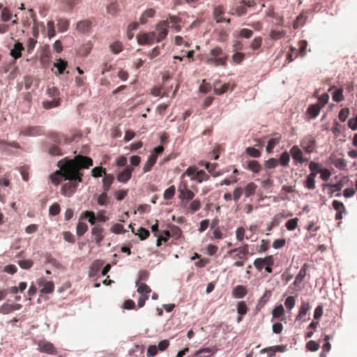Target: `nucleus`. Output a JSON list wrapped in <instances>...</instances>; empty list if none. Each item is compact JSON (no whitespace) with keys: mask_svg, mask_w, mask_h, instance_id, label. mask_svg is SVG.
Listing matches in <instances>:
<instances>
[{"mask_svg":"<svg viewBox=\"0 0 357 357\" xmlns=\"http://www.w3.org/2000/svg\"><path fill=\"white\" fill-rule=\"evenodd\" d=\"M29 167L27 165H24L20 168V172L24 181H28L29 180Z\"/></svg>","mask_w":357,"mask_h":357,"instance_id":"052dcab7","label":"nucleus"},{"mask_svg":"<svg viewBox=\"0 0 357 357\" xmlns=\"http://www.w3.org/2000/svg\"><path fill=\"white\" fill-rule=\"evenodd\" d=\"M92 45L90 43L84 44L79 50V54L84 56H86L91 52Z\"/></svg>","mask_w":357,"mask_h":357,"instance_id":"3c124183","label":"nucleus"},{"mask_svg":"<svg viewBox=\"0 0 357 357\" xmlns=\"http://www.w3.org/2000/svg\"><path fill=\"white\" fill-rule=\"evenodd\" d=\"M315 139L312 135H307L301 141V147L307 153L313 152L315 146Z\"/></svg>","mask_w":357,"mask_h":357,"instance_id":"1a4fd4ad","label":"nucleus"},{"mask_svg":"<svg viewBox=\"0 0 357 357\" xmlns=\"http://www.w3.org/2000/svg\"><path fill=\"white\" fill-rule=\"evenodd\" d=\"M11 12L8 8H3L1 13V19L3 22H8L11 17Z\"/></svg>","mask_w":357,"mask_h":357,"instance_id":"864d4df0","label":"nucleus"},{"mask_svg":"<svg viewBox=\"0 0 357 357\" xmlns=\"http://www.w3.org/2000/svg\"><path fill=\"white\" fill-rule=\"evenodd\" d=\"M103 229L100 225H95L92 229V234L94 236L96 243L99 244L103 239Z\"/></svg>","mask_w":357,"mask_h":357,"instance_id":"5701e85b","label":"nucleus"},{"mask_svg":"<svg viewBox=\"0 0 357 357\" xmlns=\"http://www.w3.org/2000/svg\"><path fill=\"white\" fill-rule=\"evenodd\" d=\"M137 226H139V225H128V228H130L132 232L138 236L141 240L146 239L149 236V231L144 228Z\"/></svg>","mask_w":357,"mask_h":357,"instance_id":"4468645a","label":"nucleus"},{"mask_svg":"<svg viewBox=\"0 0 357 357\" xmlns=\"http://www.w3.org/2000/svg\"><path fill=\"white\" fill-rule=\"evenodd\" d=\"M105 177L102 180L103 183V188L105 192L108 191L110 188L111 185L112 184L114 181V176L112 174H104Z\"/></svg>","mask_w":357,"mask_h":357,"instance_id":"473e14b6","label":"nucleus"},{"mask_svg":"<svg viewBox=\"0 0 357 357\" xmlns=\"http://www.w3.org/2000/svg\"><path fill=\"white\" fill-rule=\"evenodd\" d=\"M178 198L181 200V205L187 207L189 201L195 197V193L189 189L188 183L185 181H182L178 188Z\"/></svg>","mask_w":357,"mask_h":357,"instance_id":"39448f33","label":"nucleus"},{"mask_svg":"<svg viewBox=\"0 0 357 357\" xmlns=\"http://www.w3.org/2000/svg\"><path fill=\"white\" fill-rule=\"evenodd\" d=\"M68 181V182L63 184L61 187V193L66 197L72 196L77 188V183L81 182L77 180Z\"/></svg>","mask_w":357,"mask_h":357,"instance_id":"6e6552de","label":"nucleus"},{"mask_svg":"<svg viewBox=\"0 0 357 357\" xmlns=\"http://www.w3.org/2000/svg\"><path fill=\"white\" fill-rule=\"evenodd\" d=\"M132 171V167H126L122 172L118 174L117 180L121 183H126L131 178Z\"/></svg>","mask_w":357,"mask_h":357,"instance_id":"f3484780","label":"nucleus"},{"mask_svg":"<svg viewBox=\"0 0 357 357\" xmlns=\"http://www.w3.org/2000/svg\"><path fill=\"white\" fill-rule=\"evenodd\" d=\"M176 188L174 185H171L165 190L163 197L166 200L171 199L175 195Z\"/></svg>","mask_w":357,"mask_h":357,"instance_id":"37998d69","label":"nucleus"},{"mask_svg":"<svg viewBox=\"0 0 357 357\" xmlns=\"http://www.w3.org/2000/svg\"><path fill=\"white\" fill-rule=\"evenodd\" d=\"M261 44H262V38L260 36L255 37L250 43V47L253 50H257L261 46Z\"/></svg>","mask_w":357,"mask_h":357,"instance_id":"603ef678","label":"nucleus"},{"mask_svg":"<svg viewBox=\"0 0 357 357\" xmlns=\"http://www.w3.org/2000/svg\"><path fill=\"white\" fill-rule=\"evenodd\" d=\"M310 309V305L308 303H302L299 308L298 314L296 316V320H303L305 321L306 320L305 317L306 316V314Z\"/></svg>","mask_w":357,"mask_h":357,"instance_id":"b1692460","label":"nucleus"},{"mask_svg":"<svg viewBox=\"0 0 357 357\" xmlns=\"http://www.w3.org/2000/svg\"><path fill=\"white\" fill-rule=\"evenodd\" d=\"M109 48L113 54H117L122 52L123 46L120 41H115L109 45Z\"/></svg>","mask_w":357,"mask_h":357,"instance_id":"2f4dec72","label":"nucleus"},{"mask_svg":"<svg viewBox=\"0 0 357 357\" xmlns=\"http://www.w3.org/2000/svg\"><path fill=\"white\" fill-rule=\"evenodd\" d=\"M333 100L335 102H341L344 100L343 96V89H336L333 93Z\"/></svg>","mask_w":357,"mask_h":357,"instance_id":"09e8293b","label":"nucleus"},{"mask_svg":"<svg viewBox=\"0 0 357 357\" xmlns=\"http://www.w3.org/2000/svg\"><path fill=\"white\" fill-rule=\"evenodd\" d=\"M286 33L284 30L277 31L271 30L270 32V38L273 40H279L285 36Z\"/></svg>","mask_w":357,"mask_h":357,"instance_id":"c03bdc74","label":"nucleus"},{"mask_svg":"<svg viewBox=\"0 0 357 357\" xmlns=\"http://www.w3.org/2000/svg\"><path fill=\"white\" fill-rule=\"evenodd\" d=\"M81 218H88L90 223H95L96 216L92 211H85L81 215Z\"/></svg>","mask_w":357,"mask_h":357,"instance_id":"680f3d73","label":"nucleus"},{"mask_svg":"<svg viewBox=\"0 0 357 357\" xmlns=\"http://www.w3.org/2000/svg\"><path fill=\"white\" fill-rule=\"evenodd\" d=\"M229 84H224L220 88L218 86V84H215L214 86V92L217 95H221L225 93L229 88Z\"/></svg>","mask_w":357,"mask_h":357,"instance_id":"5fc2aeb1","label":"nucleus"},{"mask_svg":"<svg viewBox=\"0 0 357 357\" xmlns=\"http://www.w3.org/2000/svg\"><path fill=\"white\" fill-rule=\"evenodd\" d=\"M248 168L255 173H259L261 169L260 164L257 160L249 161Z\"/></svg>","mask_w":357,"mask_h":357,"instance_id":"ea45409f","label":"nucleus"},{"mask_svg":"<svg viewBox=\"0 0 357 357\" xmlns=\"http://www.w3.org/2000/svg\"><path fill=\"white\" fill-rule=\"evenodd\" d=\"M76 29L81 33H88L91 29V22L88 20H81L77 23Z\"/></svg>","mask_w":357,"mask_h":357,"instance_id":"412c9836","label":"nucleus"},{"mask_svg":"<svg viewBox=\"0 0 357 357\" xmlns=\"http://www.w3.org/2000/svg\"><path fill=\"white\" fill-rule=\"evenodd\" d=\"M256 189L257 185L255 184L253 182L248 183L244 190L245 197H248L252 195L255 194Z\"/></svg>","mask_w":357,"mask_h":357,"instance_id":"f704fd0d","label":"nucleus"},{"mask_svg":"<svg viewBox=\"0 0 357 357\" xmlns=\"http://www.w3.org/2000/svg\"><path fill=\"white\" fill-rule=\"evenodd\" d=\"M59 169L50 175L52 183L59 185L62 178L65 180H77L82 181V169H89L93 165V160L91 158L78 155L73 159H63L57 164Z\"/></svg>","mask_w":357,"mask_h":357,"instance_id":"f257e3e1","label":"nucleus"},{"mask_svg":"<svg viewBox=\"0 0 357 357\" xmlns=\"http://www.w3.org/2000/svg\"><path fill=\"white\" fill-rule=\"evenodd\" d=\"M136 286L137 287V292L141 295H149L151 291V288L144 282H137Z\"/></svg>","mask_w":357,"mask_h":357,"instance_id":"c85d7f7f","label":"nucleus"},{"mask_svg":"<svg viewBox=\"0 0 357 357\" xmlns=\"http://www.w3.org/2000/svg\"><path fill=\"white\" fill-rule=\"evenodd\" d=\"M211 57L207 58L206 62L209 65L215 66H227V55L223 52L221 47H215L210 50Z\"/></svg>","mask_w":357,"mask_h":357,"instance_id":"f03ea898","label":"nucleus"},{"mask_svg":"<svg viewBox=\"0 0 357 357\" xmlns=\"http://www.w3.org/2000/svg\"><path fill=\"white\" fill-rule=\"evenodd\" d=\"M159 225H152L151 230L153 233V235L157 237L156 245L158 247L162 245V243H166L169 239L171 236H179L180 230L175 229L172 230V232L167 229L160 230L158 229Z\"/></svg>","mask_w":357,"mask_h":357,"instance_id":"7ed1b4c3","label":"nucleus"},{"mask_svg":"<svg viewBox=\"0 0 357 357\" xmlns=\"http://www.w3.org/2000/svg\"><path fill=\"white\" fill-rule=\"evenodd\" d=\"M18 264L23 269H29L32 267L33 261L31 259L20 260Z\"/></svg>","mask_w":357,"mask_h":357,"instance_id":"4d7b16f0","label":"nucleus"},{"mask_svg":"<svg viewBox=\"0 0 357 357\" xmlns=\"http://www.w3.org/2000/svg\"><path fill=\"white\" fill-rule=\"evenodd\" d=\"M246 294V287L243 285H237L233 290V296L238 298H243Z\"/></svg>","mask_w":357,"mask_h":357,"instance_id":"bb28decb","label":"nucleus"},{"mask_svg":"<svg viewBox=\"0 0 357 357\" xmlns=\"http://www.w3.org/2000/svg\"><path fill=\"white\" fill-rule=\"evenodd\" d=\"M38 349L40 351L47 353L48 354L56 355L57 350L55 349L54 345L47 341L42 340L38 344Z\"/></svg>","mask_w":357,"mask_h":357,"instance_id":"ddd939ff","label":"nucleus"},{"mask_svg":"<svg viewBox=\"0 0 357 357\" xmlns=\"http://www.w3.org/2000/svg\"><path fill=\"white\" fill-rule=\"evenodd\" d=\"M214 351L211 348H205L198 350L195 356L196 357H211Z\"/></svg>","mask_w":357,"mask_h":357,"instance_id":"72a5a7b5","label":"nucleus"},{"mask_svg":"<svg viewBox=\"0 0 357 357\" xmlns=\"http://www.w3.org/2000/svg\"><path fill=\"white\" fill-rule=\"evenodd\" d=\"M246 153L250 155L251 157H253V158H259L260 155H261V152L254 148V147H248L246 149Z\"/></svg>","mask_w":357,"mask_h":357,"instance_id":"e2e57ef3","label":"nucleus"},{"mask_svg":"<svg viewBox=\"0 0 357 357\" xmlns=\"http://www.w3.org/2000/svg\"><path fill=\"white\" fill-rule=\"evenodd\" d=\"M156 161H157L156 155H151L150 157L149 158L148 160L144 165V167H143L144 172H149L151 169L152 167L155 165Z\"/></svg>","mask_w":357,"mask_h":357,"instance_id":"7c9ffc66","label":"nucleus"},{"mask_svg":"<svg viewBox=\"0 0 357 357\" xmlns=\"http://www.w3.org/2000/svg\"><path fill=\"white\" fill-rule=\"evenodd\" d=\"M349 114V109L347 107L342 108L338 114L339 119L342 122H344L346 119L348 118V116Z\"/></svg>","mask_w":357,"mask_h":357,"instance_id":"bf43d9fd","label":"nucleus"},{"mask_svg":"<svg viewBox=\"0 0 357 357\" xmlns=\"http://www.w3.org/2000/svg\"><path fill=\"white\" fill-rule=\"evenodd\" d=\"M348 127L352 130H357V114L348 121Z\"/></svg>","mask_w":357,"mask_h":357,"instance_id":"774afa93","label":"nucleus"},{"mask_svg":"<svg viewBox=\"0 0 357 357\" xmlns=\"http://www.w3.org/2000/svg\"><path fill=\"white\" fill-rule=\"evenodd\" d=\"M279 165V161L278 159L271 158L267 160L265 163L264 166L267 169H273Z\"/></svg>","mask_w":357,"mask_h":357,"instance_id":"8fccbe9b","label":"nucleus"},{"mask_svg":"<svg viewBox=\"0 0 357 357\" xmlns=\"http://www.w3.org/2000/svg\"><path fill=\"white\" fill-rule=\"evenodd\" d=\"M192 212L197 211L201 208V202L199 199L193 200L190 204L185 207Z\"/></svg>","mask_w":357,"mask_h":357,"instance_id":"a18cd8bd","label":"nucleus"},{"mask_svg":"<svg viewBox=\"0 0 357 357\" xmlns=\"http://www.w3.org/2000/svg\"><path fill=\"white\" fill-rule=\"evenodd\" d=\"M68 66V62L62 59H56L54 63V67L57 68L58 73L61 75L64 73L66 68Z\"/></svg>","mask_w":357,"mask_h":357,"instance_id":"a878e982","label":"nucleus"},{"mask_svg":"<svg viewBox=\"0 0 357 357\" xmlns=\"http://www.w3.org/2000/svg\"><path fill=\"white\" fill-rule=\"evenodd\" d=\"M289 154L287 151L283 152L278 160L279 164L283 167H287L290 161Z\"/></svg>","mask_w":357,"mask_h":357,"instance_id":"e433bc0d","label":"nucleus"},{"mask_svg":"<svg viewBox=\"0 0 357 357\" xmlns=\"http://www.w3.org/2000/svg\"><path fill=\"white\" fill-rule=\"evenodd\" d=\"M38 284L39 286L43 287L40 291H41V293H43V294H50V293L53 292V291L54 289V285L53 282H50V281H47L44 278H40L38 280Z\"/></svg>","mask_w":357,"mask_h":357,"instance_id":"dca6fc26","label":"nucleus"},{"mask_svg":"<svg viewBox=\"0 0 357 357\" xmlns=\"http://www.w3.org/2000/svg\"><path fill=\"white\" fill-rule=\"evenodd\" d=\"M247 13V8L243 3H241L237 6L235 8V13L238 16H242Z\"/></svg>","mask_w":357,"mask_h":357,"instance_id":"338daca9","label":"nucleus"},{"mask_svg":"<svg viewBox=\"0 0 357 357\" xmlns=\"http://www.w3.org/2000/svg\"><path fill=\"white\" fill-rule=\"evenodd\" d=\"M284 310L282 305L276 306L272 311V315L274 318H280L284 314Z\"/></svg>","mask_w":357,"mask_h":357,"instance_id":"49530a36","label":"nucleus"},{"mask_svg":"<svg viewBox=\"0 0 357 357\" xmlns=\"http://www.w3.org/2000/svg\"><path fill=\"white\" fill-rule=\"evenodd\" d=\"M225 13V8L222 6H218L214 8L213 15V18L217 23L224 22L225 18L222 17Z\"/></svg>","mask_w":357,"mask_h":357,"instance_id":"6ab92c4d","label":"nucleus"},{"mask_svg":"<svg viewBox=\"0 0 357 357\" xmlns=\"http://www.w3.org/2000/svg\"><path fill=\"white\" fill-rule=\"evenodd\" d=\"M321 108L319 104L311 105L307 108V112L312 118H315L319 115Z\"/></svg>","mask_w":357,"mask_h":357,"instance_id":"c756f323","label":"nucleus"},{"mask_svg":"<svg viewBox=\"0 0 357 357\" xmlns=\"http://www.w3.org/2000/svg\"><path fill=\"white\" fill-rule=\"evenodd\" d=\"M234 252H236V257H238L240 259H246L247 255L249 253L248 250V245L244 244L242 247H239L238 248L232 249L229 250L227 254L231 255Z\"/></svg>","mask_w":357,"mask_h":357,"instance_id":"2eb2a0df","label":"nucleus"},{"mask_svg":"<svg viewBox=\"0 0 357 357\" xmlns=\"http://www.w3.org/2000/svg\"><path fill=\"white\" fill-rule=\"evenodd\" d=\"M273 264L274 258L272 255L266 256L264 258H257L254 261V266L259 271H261L266 265H273Z\"/></svg>","mask_w":357,"mask_h":357,"instance_id":"9d476101","label":"nucleus"},{"mask_svg":"<svg viewBox=\"0 0 357 357\" xmlns=\"http://www.w3.org/2000/svg\"><path fill=\"white\" fill-rule=\"evenodd\" d=\"M306 348L311 351H316L319 348V344L314 340H310L306 344Z\"/></svg>","mask_w":357,"mask_h":357,"instance_id":"0e129e2a","label":"nucleus"},{"mask_svg":"<svg viewBox=\"0 0 357 357\" xmlns=\"http://www.w3.org/2000/svg\"><path fill=\"white\" fill-rule=\"evenodd\" d=\"M107 11L111 15H116L119 12V5L115 2L109 3L107 7Z\"/></svg>","mask_w":357,"mask_h":357,"instance_id":"58836bf2","label":"nucleus"},{"mask_svg":"<svg viewBox=\"0 0 357 357\" xmlns=\"http://www.w3.org/2000/svg\"><path fill=\"white\" fill-rule=\"evenodd\" d=\"M105 174L106 170L102 167H96L91 171V175L95 178L102 176V174Z\"/></svg>","mask_w":357,"mask_h":357,"instance_id":"de8ad7c7","label":"nucleus"},{"mask_svg":"<svg viewBox=\"0 0 357 357\" xmlns=\"http://www.w3.org/2000/svg\"><path fill=\"white\" fill-rule=\"evenodd\" d=\"M156 40V33L150 31L148 33H140L137 36V40L139 45H151Z\"/></svg>","mask_w":357,"mask_h":357,"instance_id":"423d86ee","label":"nucleus"},{"mask_svg":"<svg viewBox=\"0 0 357 357\" xmlns=\"http://www.w3.org/2000/svg\"><path fill=\"white\" fill-rule=\"evenodd\" d=\"M169 22L168 20L160 22L155 27L156 41L160 42L168 33Z\"/></svg>","mask_w":357,"mask_h":357,"instance_id":"0eeeda50","label":"nucleus"},{"mask_svg":"<svg viewBox=\"0 0 357 357\" xmlns=\"http://www.w3.org/2000/svg\"><path fill=\"white\" fill-rule=\"evenodd\" d=\"M248 307L244 301H240L237 305V312L240 315H245L247 313Z\"/></svg>","mask_w":357,"mask_h":357,"instance_id":"6e6d98bb","label":"nucleus"},{"mask_svg":"<svg viewBox=\"0 0 357 357\" xmlns=\"http://www.w3.org/2000/svg\"><path fill=\"white\" fill-rule=\"evenodd\" d=\"M295 298L292 296H288L284 302L285 307L289 310L294 308V307L295 306Z\"/></svg>","mask_w":357,"mask_h":357,"instance_id":"13d9d810","label":"nucleus"},{"mask_svg":"<svg viewBox=\"0 0 357 357\" xmlns=\"http://www.w3.org/2000/svg\"><path fill=\"white\" fill-rule=\"evenodd\" d=\"M69 21L66 19H59L57 21L58 30L60 32H64L68 30L69 26Z\"/></svg>","mask_w":357,"mask_h":357,"instance_id":"c9c22d12","label":"nucleus"},{"mask_svg":"<svg viewBox=\"0 0 357 357\" xmlns=\"http://www.w3.org/2000/svg\"><path fill=\"white\" fill-rule=\"evenodd\" d=\"M309 268V265L307 264H304L301 267L299 273L296 276L295 280L294 282V285L297 287L302 282L305 277L307 274V270Z\"/></svg>","mask_w":357,"mask_h":357,"instance_id":"aec40b11","label":"nucleus"},{"mask_svg":"<svg viewBox=\"0 0 357 357\" xmlns=\"http://www.w3.org/2000/svg\"><path fill=\"white\" fill-rule=\"evenodd\" d=\"M314 96H316V97H318L319 102L317 104H319V106H321V107H324L326 105V104L328 102V99H329V96L326 93L322 94L320 96H318V92L316 91L314 93Z\"/></svg>","mask_w":357,"mask_h":357,"instance_id":"a19ab883","label":"nucleus"},{"mask_svg":"<svg viewBox=\"0 0 357 357\" xmlns=\"http://www.w3.org/2000/svg\"><path fill=\"white\" fill-rule=\"evenodd\" d=\"M24 50V47L22 43L20 42H17L13 49L10 51V55L14 57L15 59L22 56V51Z\"/></svg>","mask_w":357,"mask_h":357,"instance_id":"393cba45","label":"nucleus"},{"mask_svg":"<svg viewBox=\"0 0 357 357\" xmlns=\"http://www.w3.org/2000/svg\"><path fill=\"white\" fill-rule=\"evenodd\" d=\"M216 225H211L210 231L208 232L211 239L220 240L225 236V234L220 227H215Z\"/></svg>","mask_w":357,"mask_h":357,"instance_id":"a211bd4d","label":"nucleus"},{"mask_svg":"<svg viewBox=\"0 0 357 357\" xmlns=\"http://www.w3.org/2000/svg\"><path fill=\"white\" fill-rule=\"evenodd\" d=\"M332 163L336 168H337L340 170L344 169L347 166V162L345 161V160L344 158L333 159L332 160Z\"/></svg>","mask_w":357,"mask_h":357,"instance_id":"79ce46f5","label":"nucleus"},{"mask_svg":"<svg viewBox=\"0 0 357 357\" xmlns=\"http://www.w3.org/2000/svg\"><path fill=\"white\" fill-rule=\"evenodd\" d=\"M309 169L310 170V174H314L315 177L317 176L318 173H320L322 168L321 167V165L319 163H317L314 161H311L309 164Z\"/></svg>","mask_w":357,"mask_h":357,"instance_id":"4c0bfd02","label":"nucleus"},{"mask_svg":"<svg viewBox=\"0 0 357 357\" xmlns=\"http://www.w3.org/2000/svg\"><path fill=\"white\" fill-rule=\"evenodd\" d=\"M315 178L314 174H309L304 182L305 188L308 190H314L315 188Z\"/></svg>","mask_w":357,"mask_h":357,"instance_id":"cd10ccee","label":"nucleus"},{"mask_svg":"<svg viewBox=\"0 0 357 357\" xmlns=\"http://www.w3.org/2000/svg\"><path fill=\"white\" fill-rule=\"evenodd\" d=\"M281 141V135L275 134L274 137L271 138L267 143L266 150L267 153H271L274 147L278 144Z\"/></svg>","mask_w":357,"mask_h":357,"instance_id":"4be33fe9","label":"nucleus"},{"mask_svg":"<svg viewBox=\"0 0 357 357\" xmlns=\"http://www.w3.org/2000/svg\"><path fill=\"white\" fill-rule=\"evenodd\" d=\"M185 176L190 177L192 181H195L198 183L208 181L209 176L204 170H199L195 166L189 167L181 175L183 178Z\"/></svg>","mask_w":357,"mask_h":357,"instance_id":"20e7f679","label":"nucleus"},{"mask_svg":"<svg viewBox=\"0 0 357 357\" xmlns=\"http://www.w3.org/2000/svg\"><path fill=\"white\" fill-rule=\"evenodd\" d=\"M43 133V129L40 126H29L23 128L20 134L27 137H35L41 135Z\"/></svg>","mask_w":357,"mask_h":357,"instance_id":"9b49d317","label":"nucleus"},{"mask_svg":"<svg viewBox=\"0 0 357 357\" xmlns=\"http://www.w3.org/2000/svg\"><path fill=\"white\" fill-rule=\"evenodd\" d=\"M47 35L49 38H52L55 36L54 23L53 21H49L47 24Z\"/></svg>","mask_w":357,"mask_h":357,"instance_id":"69168bd1","label":"nucleus"},{"mask_svg":"<svg viewBox=\"0 0 357 357\" xmlns=\"http://www.w3.org/2000/svg\"><path fill=\"white\" fill-rule=\"evenodd\" d=\"M289 153L293 159L298 163L303 164L308 160L307 158L303 156V152L297 145H294L291 148Z\"/></svg>","mask_w":357,"mask_h":357,"instance_id":"f8f14e48","label":"nucleus"}]
</instances>
